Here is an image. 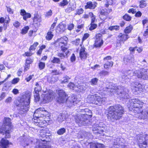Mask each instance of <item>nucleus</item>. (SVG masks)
<instances>
[{
	"label": "nucleus",
	"instance_id": "nucleus-1",
	"mask_svg": "<svg viewBox=\"0 0 148 148\" xmlns=\"http://www.w3.org/2000/svg\"><path fill=\"white\" fill-rule=\"evenodd\" d=\"M143 103L138 99H134L129 100L128 107L130 110L136 113V117L139 119L145 120L148 119V111L142 110Z\"/></svg>",
	"mask_w": 148,
	"mask_h": 148
},
{
	"label": "nucleus",
	"instance_id": "nucleus-2",
	"mask_svg": "<svg viewBox=\"0 0 148 148\" xmlns=\"http://www.w3.org/2000/svg\"><path fill=\"white\" fill-rule=\"evenodd\" d=\"M31 93L27 92L19 100L16 101V105L17 106L19 113L21 114L26 113L29 107Z\"/></svg>",
	"mask_w": 148,
	"mask_h": 148
},
{
	"label": "nucleus",
	"instance_id": "nucleus-3",
	"mask_svg": "<svg viewBox=\"0 0 148 148\" xmlns=\"http://www.w3.org/2000/svg\"><path fill=\"white\" fill-rule=\"evenodd\" d=\"M123 108L121 105L118 104L111 106L108 108L107 117L108 120L114 121L121 118L124 112Z\"/></svg>",
	"mask_w": 148,
	"mask_h": 148
},
{
	"label": "nucleus",
	"instance_id": "nucleus-4",
	"mask_svg": "<svg viewBox=\"0 0 148 148\" xmlns=\"http://www.w3.org/2000/svg\"><path fill=\"white\" fill-rule=\"evenodd\" d=\"M136 76L138 78L145 80H148V70L144 69H140L132 72L130 70L123 73L121 78L123 81L129 79L132 76Z\"/></svg>",
	"mask_w": 148,
	"mask_h": 148
},
{
	"label": "nucleus",
	"instance_id": "nucleus-5",
	"mask_svg": "<svg viewBox=\"0 0 148 148\" xmlns=\"http://www.w3.org/2000/svg\"><path fill=\"white\" fill-rule=\"evenodd\" d=\"M58 95L57 101L60 103H64L66 102L68 107H71L77 103L78 101L75 96L69 97L67 98V95L63 90H60L57 91Z\"/></svg>",
	"mask_w": 148,
	"mask_h": 148
},
{
	"label": "nucleus",
	"instance_id": "nucleus-6",
	"mask_svg": "<svg viewBox=\"0 0 148 148\" xmlns=\"http://www.w3.org/2000/svg\"><path fill=\"white\" fill-rule=\"evenodd\" d=\"M103 90L108 92H110L112 94H116L121 98H128V93L126 92L127 90L126 88L122 86H115L112 85L111 83H110L108 87L104 88Z\"/></svg>",
	"mask_w": 148,
	"mask_h": 148
},
{
	"label": "nucleus",
	"instance_id": "nucleus-7",
	"mask_svg": "<svg viewBox=\"0 0 148 148\" xmlns=\"http://www.w3.org/2000/svg\"><path fill=\"white\" fill-rule=\"evenodd\" d=\"M82 112H84L86 114H82L80 113L75 116V119L77 123H79L82 125H86L89 121L88 120L89 118V115L87 114V112L90 113L91 111L89 109L86 108L82 110Z\"/></svg>",
	"mask_w": 148,
	"mask_h": 148
},
{
	"label": "nucleus",
	"instance_id": "nucleus-8",
	"mask_svg": "<svg viewBox=\"0 0 148 148\" xmlns=\"http://www.w3.org/2000/svg\"><path fill=\"white\" fill-rule=\"evenodd\" d=\"M11 123V120L9 118H5L4 119V121L2 126L0 127V133L5 134L6 138L10 137V133L11 130L12 128Z\"/></svg>",
	"mask_w": 148,
	"mask_h": 148
},
{
	"label": "nucleus",
	"instance_id": "nucleus-9",
	"mask_svg": "<svg viewBox=\"0 0 148 148\" xmlns=\"http://www.w3.org/2000/svg\"><path fill=\"white\" fill-rule=\"evenodd\" d=\"M112 128L109 126H107L102 123H100L99 124L96 123L94 125L92 130L95 134H101L103 132H108L111 130Z\"/></svg>",
	"mask_w": 148,
	"mask_h": 148
},
{
	"label": "nucleus",
	"instance_id": "nucleus-10",
	"mask_svg": "<svg viewBox=\"0 0 148 148\" xmlns=\"http://www.w3.org/2000/svg\"><path fill=\"white\" fill-rule=\"evenodd\" d=\"M112 145L110 147L112 148H127L128 144L123 138H116L112 140Z\"/></svg>",
	"mask_w": 148,
	"mask_h": 148
},
{
	"label": "nucleus",
	"instance_id": "nucleus-11",
	"mask_svg": "<svg viewBox=\"0 0 148 148\" xmlns=\"http://www.w3.org/2000/svg\"><path fill=\"white\" fill-rule=\"evenodd\" d=\"M48 115V112L44 108H40L35 111L33 120L41 118Z\"/></svg>",
	"mask_w": 148,
	"mask_h": 148
},
{
	"label": "nucleus",
	"instance_id": "nucleus-12",
	"mask_svg": "<svg viewBox=\"0 0 148 148\" xmlns=\"http://www.w3.org/2000/svg\"><path fill=\"white\" fill-rule=\"evenodd\" d=\"M68 38L64 36L60 38H58L57 40L54 42L53 44H56L58 42L59 46L61 47V51L63 52H65L67 50L66 46L67 44Z\"/></svg>",
	"mask_w": 148,
	"mask_h": 148
},
{
	"label": "nucleus",
	"instance_id": "nucleus-13",
	"mask_svg": "<svg viewBox=\"0 0 148 148\" xmlns=\"http://www.w3.org/2000/svg\"><path fill=\"white\" fill-rule=\"evenodd\" d=\"M42 90V87L41 84L39 82H36L35 84V86L34 88V101L35 102H37L39 101L40 99V97L39 92Z\"/></svg>",
	"mask_w": 148,
	"mask_h": 148
},
{
	"label": "nucleus",
	"instance_id": "nucleus-14",
	"mask_svg": "<svg viewBox=\"0 0 148 148\" xmlns=\"http://www.w3.org/2000/svg\"><path fill=\"white\" fill-rule=\"evenodd\" d=\"M140 148H148V139L146 140L144 137L138 136L137 138Z\"/></svg>",
	"mask_w": 148,
	"mask_h": 148
},
{
	"label": "nucleus",
	"instance_id": "nucleus-15",
	"mask_svg": "<svg viewBox=\"0 0 148 148\" xmlns=\"http://www.w3.org/2000/svg\"><path fill=\"white\" fill-rule=\"evenodd\" d=\"M18 140L20 142L21 145L24 147L29 146L32 142L31 138L25 137L24 136L20 137L19 138Z\"/></svg>",
	"mask_w": 148,
	"mask_h": 148
},
{
	"label": "nucleus",
	"instance_id": "nucleus-16",
	"mask_svg": "<svg viewBox=\"0 0 148 148\" xmlns=\"http://www.w3.org/2000/svg\"><path fill=\"white\" fill-rule=\"evenodd\" d=\"M54 93L51 90H49L48 92L44 95L42 99L44 103H47L51 101L54 97Z\"/></svg>",
	"mask_w": 148,
	"mask_h": 148
},
{
	"label": "nucleus",
	"instance_id": "nucleus-17",
	"mask_svg": "<svg viewBox=\"0 0 148 148\" xmlns=\"http://www.w3.org/2000/svg\"><path fill=\"white\" fill-rule=\"evenodd\" d=\"M143 87L141 84L136 82L134 83V85L132 86V89L134 94H137L142 90Z\"/></svg>",
	"mask_w": 148,
	"mask_h": 148
},
{
	"label": "nucleus",
	"instance_id": "nucleus-18",
	"mask_svg": "<svg viewBox=\"0 0 148 148\" xmlns=\"http://www.w3.org/2000/svg\"><path fill=\"white\" fill-rule=\"evenodd\" d=\"M42 118L33 120L35 125L41 127H43L48 125V122L45 120H42Z\"/></svg>",
	"mask_w": 148,
	"mask_h": 148
},
{
	"label": "nucleus",
	"instance_id": "nucleus-19",
	"mask_svg": "<svg viewBox=\"0 0 148 148\" xmlns=\"http://www.w3.org/2000/svg\"><path fill=\"white\" fill-rule=\"evenodd\" d=\"M95 46L97 47H101L103 43L102 35L101 34H96L95 35Z\"/></svg>",
	"mask_w": 148,
	"mask_h": 148
},
{
	"label": "nucleus",
	"instance_id": "nucleus-20",
	"mask_svg": "<svg viewBox=\"0 0 148 148\" xmlns=\"http://www.w3.org/2000/svg\"><path fill=\"white\" fill-rule=\"evenodd\" d=\"M107 11V12H106L103 9L100 10L99 17L101 20H103L107 18L108 16V13L112 12V9L111 8H108Z\"/></svg>",
	"mask_w": 148,
	"mask_h": 148
},
{
	"label": "nucleus",
	"instance_id": "nucleus-21",
	"mask_svg": "<svg viewBox=\"0 0 148 148\" xmlns=\"http://www.w3.org/2000/svg\"><path fill=\"white\" fill-rule=\"evenodd\" d=\"M86 88V84L83 83H80L78 84H75V90L77 92H81L85 90Z\"/></svg>",
	"mask_w": 148,
	"mask_h": 148
},
{
	"label": "nucleus",
	"instance_id": "nucleus-22",
	"mask_svg": "<svg viewBox=\"0 0 148 148\" xmlns=\"http://www.w3.org/2000/svg\"><path fill=\"white\" fill-rule=\"evenodd\" d=\"M95 97V104L99 105L104 103L106 99L105 97L100 96L97 94H96Z\"/></svg>",
	"mask_w": 148,
	"mask_h": 148
},
{
	"label": "nucleus",
	"instance_id": "nucleus-23",
	"mask_svg": "<svg viewBox=\"0 0 148 148\" xmlns=\"http://www.w3.org/2000/svg\"><path fill=\"white\" fill-rule=\"evenodd\" d=\"M12 143L5 138H3L0 141V145L2 148H7Z\"/></svg>",
	"mask_w": 148,
	"mask_h": 148
},
{
	"label": "nucleus",
	"instance_id": "nucleus-24",
	"mask_svg": "<svg viewBox=\"0 0 148 148\" xmlns=\"http://www.w3.org/2000/svg\"><path fill=\"white\" fill-rule=\"evenodd\" d=\"M79 57L82 60L86 59L87 56V53L85 51V48L84 47H82L79 50Z\"/></svg>",
	"mask_w": 148,
	"mask_h": 148
},
{
	"label": "nucleus",
	"instance_id": "nucleus-25",
	"mask_svg": "<svg viewBox=\"0 0 148 148\" xmlns=\"http://www.w3.org/2000/svg\"><path fill=\"white\" fill-rule=\"evenodd\" d=\"M48 130L47 129L45 128L44 129L40 131V134L39 135V137H40V139L42 141L45 140L44 139L42 140V138H47L49 135H47V134H48Z\"/></svg>",
	"mask_w": 148,
	"mask_h": 148
},
{
	"label": "nucleus",
	"instance_id": "nucleus-26",
	"mask_svg": "<svg viewBox=\"0 0 148 148\" xmlns=\"http://www.w3.org/2000/svg\"><path fill=\"white\" fill-rule=\"evenodd\" d=\"M20 14L23 16V19L25 20H26L28 18L31 17L30 14L28 13H27L25 10H21Z\"/></svg>",
	"mask_w": 148,
	"mask_h": 148
},
{
	"label": "nucleus",
	"instance_id": "nucleus-27",
	"mask_svg": "<svg viewBox=\"0 0 148 148\" xmlns=\"http://www.w3.org/2000/svg\"><path fill=\"white\" fill-rule=\"evenodd\" d=\"M90 148H104V145L100 143H92L90 144Z\"/></svg>",
	"mask_w": 148,
	"mask_h": 148
},
{
	"label": "nucleus",
	"instance_id": "nucleus-28",
	"mask_svg": "<svg viewBox=\"0 0 148 148\" xmlns=\"http://www.w3.org/2000/svg\"><path fill=\"white\" fill-rule=\"evenodd\" d=\"M96 4L95 2H88L87 3V5L85 6V8L94 9L96 6Z\"/></svg>",
	"mask_w": 148,
	"mask_h": 148
},
{
	"label": "nucleus",
	"instance_id": "nucleus-29",
	"mask_svg": "<svg viewBox=\"0 0 148 148\" xmlns=\"http://www.w3.org/2000/svg\"><path fill=\"white\" fill-rule=\"evenodd\" d=\"M118 38H120V40L122 41H124L127 40L128 38V35L126 34H122L120 33L118 36Z\"/></svg>",
	"mask_w": 148,
	"mask_h": 148
},
{
	"label": "nucleus",
	"instance_id": "nucleus-30",
	"mask_svg": "<svg viewBox=\"0 0 148 148\" xmlns=\"http://www.w3.org/2000/svg\"><path fill=\"white\" fill-rule=\"evenodd\" d=\"M35 148H51V146L43 145L42 143L37 142Z\"/></svg>",
	"mask_w": 148,
	"mask_h": 148
},
{
	"label": "nucleus",
	"instance_id": "nucleus-31",
	"mask_svg": "<svg viewBox=\"0 0 148 148\" xmlns=\"http://www.w3.org/2000/svg\"><path fill=\"white\" fill-rule=\"evenodd\" d=\"M96 94L94 95H89L88 99H89V102L95 104L96 99Z\"/></svg>",
	"mask_w": 148,
	"mask_h": 148
},
{
	"label": "nucleus",
	"instance_id": "nucleus-32",
	"mask_svg": "<svg viewBox=\"0 0 148 148\" xmlns=\"http://www.w3.org/2000/svg\"><path fill=\"white\" fill-rule=\"evenodd\" d=\"M65 118V116L63 114H60L58 115L57 120L60 123L62 122Z\"/></svg>",
	"mask_w": 148,
	"mask_h": 148
},
{
	"label": "nucleus",
	"instance_id": "nucleus-33",
	"mask_svg": "<svg viewBox=\"0 0 148 148\" xmlns=\"http://www.w3.org/2000/svg\"><path fill=\"white\" fill-rule=\"evenodd\" d=\"M53 36V35L52 34V32L50 31L47 33L46 36V38L47 40H50L52 39Z\"/></svg>",
	"mask_w": 148,
	"mask_h": 148
},
{
	"label": "nucleus",
	"instance_id": "nucleus-34",
	"mask_svg": "<svg viewBox=\"0 0 148 148\" xmlns=\"http://www.w3.org/2000/svg\"><path fill=\"white\" fill-rule=\"evenodd\" d=\"M113 65V62L107 61L104 64V68L106 69H108L109 67H112Z\"/></svg>",
	"mask_w": 148,
	"mask_h": 148
},
{
	"label": "nucleus",
	"instance_id": "nucleus-35",
	"mask_svg": "<svg viewBox=\"0 0 148 148\" xmlns=\"http://www.w3.org/2000/svg\"><path fill=\"white\" fill-rule=\"evenodd\" d=\"M41 21L40 17L38 16H35L33 19V21L34 23L37 24Z\"/></svg>",
	"mask_w": 148,
	"mask_h": 148
},
{
	"label": "nucleus",
	"instance_id": "nucleus-36",
	"mask_svg": "<svg viewBox=\"0 0 148 148\" xmlns=\"http://www.w3.org/2000/svg\"><path fill=\"white\" fill-rule=\"evenodd\" d=\"M132 29L133 27L132 26L130 25L129 26L126 27L124 31L126 34H129L131 32Z\"/></svg>",
	"mask_w": 148,
	"mask_h": 148
},
{
	"label": "nucleus",
	"instance_id": "nucleus-37",
	"mask_svg": "<svg viewBox=\"0 0 148 148\" xmlns=\"http://www.w3.org/2000/svg\"><path fill=\"white\" fill-rule=\"evenodd\" d=\"M65 26L64 25L60 24L58 26L57 30H59L60 32H62L65 30Z\"/></svg>",
	"mask_w": 148,
	"mask_h": 148
},
{
	"label": "nucleus",
	"instance_id": "nucleus-38",
	"mask_svg": "<svg viewBox=\"0 0 148 148\" xmlns=\"http://www.w3.org/2000/svg\"><path fill=\"white\" fill-rule=\"evenodd\" d=\"M29 29V27L28 26H26L25 27L21 30V33L23 34H25L27 33Z\"/></svg>",
	"mask_w": 148,
	"mask_h": 148
},
{
	"label": "nucleus",
	"instance_id": "nucleus-39",
	"mask_svg": "<svg viewBox=\"0 0 148 148\" xmlns=\"http://www.w3.org/2000/svg\"><path fill=\"white\" fill-rule=\"evenodd\" d=\"M66 129L64 128H62L59 129L57 132L58 134L59 135L63 134L66 132Z\"/></svg>",
	"mask_w": 148,
	"mask_h": 148
},
{
	"label": "nucleus",
	"instance_id": "nucleus-40",
	"mask_svg": "<svg viewBox=\"0 0 148 148\" xmlns=\"http://www.w3.org/2000/svg\"><path fill=\"white\" fill-rule=\"evenodd\" d=\"M70 78L68 76L66 75L63 78V80L61 81V83L62 84H66L67 83Z\"/></svg>",
	"mask_w": 148,
	"mask_h": 148
},
{
	"label": "nucleus",
	"instance_id": "nucleus-41",
	"mask_svg": "<svg viewBox=\"0 0 148 148\" xmlns=\"http://www.w3.org/2000/svg\"><path fill=\"white\" fill-rule=\"evenodd\" d=\"M60 60L59 58L53 57V60H51V62L53 63H60Z\"/></svg>",
	"mask_w": 148,
	"mask_h": 148
},
{
	"label": "nucleus",
	"instance_id": "nucleus-42",
	"mask_svg": "<svg viewBox=\"0 0 148 148\" xmlns=\"http://www.w3.org/2000/svg\"><path fill=\"white\" fill-rule=\"evenodd\" d=\"M147 5V3L145 1L142 0L140 2L139 7L140 8H144Z\"/></svg>",
	"mask_w": 148,
	"mask_h": 148
},
{
	"label": "nucleus",
	"instance_id": "nucleus-43",
	"mask_svg": "<svg viewBox=\"0 0 148 148\" xmlns=\"http://www.w3.org/2000/svg\"><path fill=\"white\" fill-rule=\"evenodd\" d=\"M89 15L91 18V23H95V16L92 12L89 13Z\"/></svg>",
	"mask_w": 148,
	"mask_h": 148
},
{
	"label": "nucleus",
	"instance_id": "nucleus-44",
	"mask_svg": "<svg viewBox=\"0 0 148 148\" xmlns=\"http://www.w3.org/2000/svg\"><path fill=\"white\" fill-rule=\"evenodd\" d=\"M97 25L94 23H91L90 26L89 28V30L90 31L95 29L97 28Z\"/></svg>",
	"mask_w": 148,
	"mask_h": 148
},
{
	"label": "nucleus",
	"instance_id": "nucleus-45",
	"mask_svg": "<svg viewBox=\"0 0 148 148\" xmlns=\"http://www.w3.org/2000/svg\"><path fill=\"white\" fill-rule=\"evenodd\" d=\"M10 82H6L4 84V86L3 87V89H4L5 90H7L10 87Z\"/></svg>",
	"mask_w": 148,
	"mask_h": 148
},
{
	"label": "nucleus",
	"instance_id": "nucleus-46",
	"mask_svg": "<svg viewBox=\"0 0 148 148\" xmlns=\"http://www.w3.org/2000/svg\"><path fill=\"white\" fill-rule=\"evenodd\" d=\"M38 45V43L37 42H35L33 45L31 46L29 50L31 51L32 50H34L36 46Z\"/></svg>",
	"mask_w": 148,
	"mask_h": 148
},
{
	"label": "nucleus",
	"instance_id": "nucleus-47",
	"mask_svg": "<svg viewBox=\"0 0 148 148\" xmlns=\"http://www.w3.org/2000/svg\"><path fill=\"white\" fill-rule=\"evenodd\" d=\"M113 4L112 1V0H107L105 4L106 8L109 7V5H111Z\"/></svg>",
	"mask_w": 148,
	"mask_h": 148
},
{
	"label": "nucleus",
	"instance_id": "nucleus-48",
	"mask_svg": "<svg viewBox=\"0 0 148 148\" xmlns=\"http://www.w3.org/2000/svg\"><path fill=\"white\" fill-rule=\"evenodd\" d=\"M98 80V79L96 78H92L90 81L91 84L92 85H96L97 84Z\"/></svg>",
	"mask_w": 148,
	"mask_h": 148
},
{
	"label": "nucleus",
	"instance_id": "nucleus-49",
	"mask_svg": "<svg viewBox=\"0 0 148 148\" xmlns=\"http://www.w3.org/2000/svg\"><path fill=\"white\" fill-rule=\"evenodd\" d=\"M109 74V72L105 71H101L99 74L101 76H104L108 75Z\"/></svg>",
	"mask_w": 148,
	"mask_h": 148
},
{
	"label": "nucleus",
	"instance_id": "nucleus-50",
	"mask_svg": "<svg viewBox=\"0 0 148 148\" xmlns=\"http://www.w3.org/2000/svg\"><path fill=\"white\" fill-rule=\"evenodd\" d=\"M119 27L118 26H112L109 27V30L111 31L114 29L117 31L119 30Z\"/></svg>",
	"mask_w": 148,
	"mask_h": 148
},
{
	"label": "nucleus",
	"instance_id": "nucleus-51",
	"mask_svg": "<svg viewBox=\"0 0 148 148\" xmlns=\"http://www.w3.org/2000/svg\"><path fill=\"white\" fill-rule=\"evenodd\" d=\"M68 3L67 0H62V2L59 3V5L61 6H64L67 5Z\"/></svg>",
	"mask_w": 148,
	"mask_h": 148
},
{
	"label": "nucleus",
	"instance_id": "nucleus-52",
	"mask_svg": "<svg viewBox=\"0 0 148 148\" xmlns=\"http://www.w3.org/2000/svg\"><path fill=\"white\" fill-rule=\"evenodd\" d=\"M45 64L44 62H40L39 63L38 66L40 69L42 70L44 69L45 67Z\"/></svg>",
	"mask_w": 148,
	"mask_h": 148
},
{
	"label": "nucleus",
	"instance_id": "nucleus-53",
	"mask_svg": "<svg viewBox=\"0 0 148 148\" xmlns=\"http://www.w3.org/2000/svg\"><path fill=\"white\" fill-rule=\"evenodd\" d=\"M20 79L19 78H15L11 82V83L12 84H15L17 83L19 81Z\"/></svg>",
	"mask_w": 148,
	"mask_h": 148
},
{
	"label": "nucleus",
	"instance_id": "nucleus-54",
	"mask_svg": "<svg viewBox=\"0 0 148 148\" xmlns=\"http://www.w3.org/2000/svg\"><path fill=\"white\" fill-rule=\"evenodd\" d=\"M48 81L51 83H54L56 81L55 77L53 76H52L48 78Z\"/></svg>",
	"mask_w": 148,
	"mask_h": 148
},
{
	"label": "nucleus",
	"instance_id": "nucleus-55",
	"mask_svg": "<svg viewBox=\"0 0 148 148\" xmlns=\"http://www.w3.org/2000/svg\"><path fill=\"white\" fill-rule=\"evenodd\" d=\"M131 17L127 14H126L123 17V18L127 21H130L131 19Z\"/></svg>",
	"mask_w": 148,
	"mask_h": 148
},
{
	"label": "nucleus",
	"instance_id": "nucleus-56",
	"mask_svg": "<svg viewBox=\"0 0 148 148\" xmlns=\"http://www.w3.org/2000/svg\"><path fill=\"white\" fill-rule=\"evenodd\" d=\"M68 86L70 89L75 90V85L72 82H70Z\"/></svg>",
	"mask_w": 148,
	"mask_h": 148
},
{
	"label": "nucleus",
	"instance_id": "nucleus-57",
	"mask_svg": "<svg viewBox=\"0 0 148 148\" xmlns=\"http://www.w3.org/2000/svg\"><path fill=\"white\" fill-rule=\"evenodd\" d=\"M20 23L17 21H16L13 23V25L16 27L18 28L20 26Z\"/></svg>",
	"mask_w": 148,
	"mask_h": 148
},
{
	"label": "nucleus",
	"instance_id": "nucleus-58",
	"mask_svg": "<svg viewBox=\"0 0 148 148\" xmlns=\"http://www.w3.org/2000/svg\"><path fill=\"white\" fill-rule=\"evenodd\" d=\"M74 27V25L73 23H70L68 25L67 28L69 30H72Z\"/></svg>",
	"mask_w": 148,
	"mask_h": 148
},
{
	"label": "nucleus",
	"instance_id": "nucleus-59",
	"mask_svg": "<svg viewBox=\"0 0 148 148\" xmlns=\"http://www.w3.org/2000/svg\"><path fill=\"white\" fill-rule=\"evenodd\" d=\"M56 22H54L51 25L50 28V31H54V28L56 25Z\"/></svg>",
	"mask_w": 148,
	"mask_h": 148
},
{
	"label": "nucleus",
	"instance_id": "nucleus-60",
	"mask_svg": "<svg viewBox=\"0 0 148 148\" xmlns=\"http://www.w3.org/2000/svg\"><path fill=\"white\" fill-rule=\"evenodd\" d=\"M80 42V39L79 38H77L73 42V44L76 45H78Z\"/></svg>",
	"mask_w": 148,
	"mask_h": 148
},
{
	"label": "nucleus",
	"instance_id": "nucleus-61",
	"mask_svg": "<svg viewBox=\"0 0 148 148\" xmlns=\"http://www.w3.org/2000/svg\"><path fill=\"white\" fill-rule=\"evenodd\" d=\"M33 61V60L32 59L30 58H28L26 59L25 63H26V64H30Z\"/></svg>",
	"mask_w": 148,
	"mask_h": 148
},
{
	"label": "nucleus",
	"instance_id": "nucleus-62",
	"mask_svg": "<svg viewBox=\"0 0 148 148\" xmlns=\"http://www.w3.org/2000/svg\"><path fill=\"white\" fill-rule=\"evenodd\" d=\"M5 95L6 93L5 92H2L0 96V101H1L4 99Z\"/></svg>",
	"mask_w": 148,
	"mask_h": 148
},
{
	"label": "nucleus",
	"instance_id": "nucleus-63",
	"mask_svg": "<svg viewBox=\"0 0 148 148\" xmlns=\"http://www.w3.org/2000/svg\"><path fill=\"white\" fill-rule=\"evenodd\" d=\"M89 36V34L88 33H86L84 34L83 38L82 40L84 41L87 39Z\"/></svg>",
	"mask_w": 148,
	"mask_h": 148
},
{
	"label": "nucleus",
	"instance_id": "nucleus-64",
	"mask_svg": "<svg viewBox=\"0 0 148 148\" xmlns=\"http://www.w3.org/2000/svg\"><path fill=\"white\" fill-rule=\"evenodd\" d=\"M111 57L110 56H108L103 58V60L105 62L108 61L109 60H111Z\"/></svg>",
	"mask_w": 148,
	"mask_h": 148
}]
</instances>
